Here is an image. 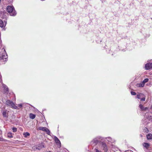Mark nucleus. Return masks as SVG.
I'll return each mask as SVG.
<instances>
[{
  "mask_svg": "<svg viewBox=\"0 0 152 152\" xmlns=\"http://www.w3.org/2000/svg\"><path fill=\"white\" fill-rule=\"evenodd\" d=\"M7 58L8 56L6 53L5 49H2L0 53V60H4V61H6Z\"/></svg>",
  "mask_w": 152,
  "mask_h": 152,
  "instance_id": "nucleus-1",
  "label": "nucleus"
},
{
  "mask_svg": "<svg viewBox=\"0 0 152 152\" xmlns=\"http://www.w3.org/2000/svg\"><path fill=\"white\" fill-rule=\"evenodd\" d=\"M145 85V84L144 83L142 82H141L140 83H137L136 84V86L138 87H143Z\"/></svg>",
  "mask_w": 152,
  "mask_h": 152,
  "instance_id": "nucleus-15",
  "label": "nucleus"
},
{
  "mask_svg": "<svg viewBox=\"0 0 152 152\" xmlns=\"http://www.w3.org/2000/svg\"><path fill=\"white\" fill-rule=\"evenodd\" d=\"M9 133H8V137H9Z\"/></svg>",
  "mask_w": 152,
  "mask_h": 152,
  "instance_id": "nucleus-31",
  "label": "nucleus"
},
{
  "mask_svg": "<svg viewBox=\"0 0 152 152\" xmlns=\"http://www.w3.org/2000/svg\"><path fill=\"white\" fill-rule=\"evenodd\" d=\"M10 106H11L12 108L14 109H16L17 108V106H16L14 103L11 101H10Z\"/></svg>",
  "mask_w": 152,
  "mask_h": 152,
  "instance_id": "nucleus-14",
  "label": "nucleus"
},
{
  "mask_svg": "<svg viewBox=\"0 0 152 152\" xmlns=\"http://www.w3.org/2000/svg\"><path fill=\"white\" fill-rule=\"evenodd\" d=\"M148 119L149 121L151 120V121H152V116H148Z\"/></svg>",
  "mask_w": 152,
  "mask_h": 152,
  "instance_id": "nucleus-24",
  "label": "nucleus"
},
{
  "mask_svg": "<svg viewBox=\"0 0 152 152\" xmlns=\"http://www.w3.org/2000/svg\"><path fill=\"white\" fill-rule=\"evenodd\" d=\"M38 130L45 132L48 134L50 135V130L45 127H39L38 128Z\"/></svg>",
  "mask_w": 152,
  "mask_h": 152,
  "instance_id": "nucleus-4",
  "label": "nucleus"
},
{
  "mask_svg": "<svg viewBox=\"0 0 152 152\" xmlns=\"http://www.w3.org/2000/svg\"><path fill=\"white\" fill-rule=\"evenodd\" d=\"M148 81V78H145V79L142 81V82L144 83V84L147 82Z\"/></svg>",
  "mask_w": 152,
  "mask_h": 152,
  "instance_id": "nucleus-20",
  "label": "nucleus"
},
{
  "mask_svg": "<svg viewBox=\"0 0 152 152\" xmlns=\"http://www.w3.org/2000/svg\"><path fill=\"white\" fill-rule=\"evenodd\" d=\"M9 111L4 110L2 113L3 116L6 118H7L8 117V115L9 113Z\"/></svg>",
  "mask_w": 152,
  "mask_h": 152,
  "instance_id": "nucleus-9",
  "label": "nucleus"
},
{
  "mask_svg": "<svg viewBox=\"0 0 152 152\" xmlns=\"http://www.w3.org/2000/svg\"><path fill=\"white\" fill-rule=\"evenodd\" d=\"M12 129L13 132H15L17 131V129L16 127H13Z\"/></svg>",
  "mask_w": 152,
  "mask_h": 152,
  "instance_id": "nucleus-22",
  "label": "nucleus"
},
{
  "mask_svg": "<svg viewBox=\"0 0 152 152\" xmlns=\"http://www.w3.org/2000/svg\"><path fill=\"white\" fill-rule=\"evenodd\" d=\"M2 132L1 130H0V135L1 134Z\"/></svg>",
  "mask_w": 152,
  "mask_h": 152,
  "instance_id": "nucleus-29",
  "label": "nucleus"
},
{
  "mask_svg": "<svg viewBox=\"0 0 152 152\" xmlns=\"http://www.w3.org/2000/svg\"><path fill=\"white\" fill-rule=\"evenodd\" d=\"M140 136H141V137H142V135L141 134V135H140Z\"/></svg>",
  "mask_w": 152,
  "mask_h": 152,
  "instance_id": "nucleus-32",
  "label": "nucleus"
},
{
  "mask_svg": "<svg viewBox=\"0 0 152 152\" xmlns=\"http://www.w3.org/2000/svg\"><path fill=\"white\" fill-rule=\"evenodd\" d=\"M10 138L13 137L11 135V133H10Z\"/></svg>",
  "mask_w": 152,
  "mask_h": 152,
  "instance_id": "nucleus-28",
  "label": "nucleus"
},
{
  "mask_svg": "<svg viewBox=\"0 0 152 152\" xmlns=\"http://www.w3.org/2000/svg\"><path fill=\"white\" fill-rule=\"evenodd\" d=\"M35 115L31 113L29 114V118L31 119H34L35 118Z\"/></svg>",
  "mask_w": 152,
  "mask_h": 152,
  "instance_id": "nucleus-17",
  "label": "nucleus"
},
{
  "mask_svg": "<svg viewBox=\"0 0 152 152\" xmlns=\"http://www.w3.org/2000/svg\"><path fill=\"white\" fill-rule=\"evenodd\" d=\"M1 77V76L0 75V78Z\"/></svg>",
  "mask_w": 152,
  "mask_h": 152,
  "instance_id": "nucleus-30",
  "label": "nucleus"
},
{
  "mask_svg": "<svg viewBox=\"0 0 152 152\" xmlns=\"http://www.w3.org/2000/svg\"><path fill=\"white\" fill-rule=\"evenodd\" d=\"M44 146L43 145H42L41 144H39L38 145H36L34 147V149L35 148L36 149L38 150H40L42 149L43 148H44Z\"/></svg>",
  "mask_w": 152,
  "mask_h": 152,
  "instance_id": "nucleus-8",
  "label": "nucleus"
},
{
  "mask_svg": "<svg viewBox=\"0 0 152 152\" xmlns=\"http://www.w3.org/2000/svg\"><path fill=\"white\" fill-rule=\"evenodd\" d=\"M147 140H151L152 139V134L151 133H149L146 135Z\"/></svg>",
  "mask_w": 152,
  "mask_h": 152,
  "instance_id": "nucleus-16",
  "label": "nucleus"
},
{
  "mask_svg": "<svg viewBox=\"0 0 152 152\" xmlns=\"http://www.w3.org/2000/svg\"><path fill=\"white\" fill-rule=\"evenodd\" d=\"M23 135L26 138L28 136H29L30 134L28 132H26L24 133H23Z\"/></svg>",
  "mask_w": 152,
  "mask_h": 152,
  "instance_id": "nucleus-18",
  "label": "nucleus"
},
{
  "mask_svg": "<svg viewBox=\"0 0 152 152\" xmlns=\"http://www.w3.org/2000/svg\"><path fill=\"white\" fill-rule=\"evenodd\" d=\"M137 98L140 99V101H144L145 100V95L142 94L140 93L137 95Z\"/></svg>",
  "mask_w": 152,
  "mask_h": 152,
  "instance_id": "nucleus-2",
  "label": "nucleus"
},
{
  "mask_svg": "<svg viewBox=\"0 0 152 152\" xmlns=\"http://www.w3.org/2000/svg\"><path fill=\"white\" fill-rule=\"evenodd\" d=\"M9 101H8L7 102V103H8V102H9Z\"/></svg>",
  "mask_w": 152,
  "mask_h": 152,
  "instance_id": "nucleus-33",
  "label": "nucleus"
},
{
  "mask_svg": "<svg viewBox=\"0 0 152 152\" xmlns=\"http://www.w3.org/2000/svg\"><path fill=\"white\" fill-rule=\"evenodd\" d=\"M2 86L4 88V92L5 93H7L8 91V88L7 87L5 84H3Z\"/></svg>",
  "mask_w": 152,
  "mask_h": 152,
  "instance_id": "nucleus-10",
  "label": "nucleus"
},
{
  "mask_svg": "<svg viewBox=\"0 0 152 152\" xmlns=\"http://www.w3.org/2000/svg\"><path fill=\"white\" fill-rule=\"evenodd\" d=\"M95 151H96V152H100L99 151L98 149H95Z\"/></svg>",
  "mask_w": 152,
  "mask_h": 152,
  "instance_id": "nucleus-27",
  "label": "nucleus"
},
{
  "mask_svg": "<svg viewBox=\"0 0 152 152\" xmlns=\"http://www.w3.org/2000/svg\"><path fill=\"white\" fill-rule=\"evenodd\" d=\"M6 23L5 22H4V23H3V21L0 19V27L2 28L5 27L6 26Z\"/></svg>",
  "mask_w": 152,
  "mask_h": 152,
  "instance_id": "nucleus-13",
  "label": "nucleus"
},
{
  "mask_svg": "<svg viewBox=\"0 0 152 152\" xmlns=\"http://www.w3.org/2000/svg\"><path fill=\"white\" fill-rule=\"evenodd\" d=\"M139 107L141 111H145L148 109L147 107H144L143 105L142 104H140Z\"/></svg>",
  "mask_w": 152,
  "mask_h": 152,
  "instance_id": "nucleus-11",
  "label": "nucleus"
},
{
  "mask_svg": "<svg viewBox=\"0 0 152 152\" xmlns=\"http://www.w3.org/2000/svg\"><path fill=\"white\" fill-rule=\"evenodd\" d=\"M93 142L94 143H95V144H97L98 142V141L96 139H94Z\"/></svg>",
  "mask_w": 152,
  "mask_h": 152,
  "instance_id": "nucleus-21",
  "label": "nucleus"
},
{
  "mask_svg": "<svg viewBox=\"0 0 152 152\" xmlns=\"http://www.w3.org/2000/svg\"><path fill=\"white\" fill-rule=\"evenodd\" d=\"M16 14L15 9L13 6H10V16H14Z\"/></svg>",
  "mask_w": 152,
  "mask_h": 152,
  "instance_id": "nucleus-3",
  "label": "nucleus"
},
{
  "mask_svg": "<svg viewBox=\"0 0 152 152\" xmlns=\"http://www.w3.org/2000/svg\"><path fill=\"white\" fill-rule=\"evenodd\" d=\"M143 132L145 133H148L149 132V130L147 127H145L143 129Z\"/></svg>",
  "mask_w": 152,
  "mask_h": 152,
  "instance_id": "nucleus-19",
  "label": "nucleus"
},
{
  "mask_svg": "<svg viewBox=\"0 0 152 152\" xmlns=\"http://www.w3.org/2000/svg\"><path fill=\"white\" fill-rule=\"evenodd\" d=\"M7 11L10 13V6H8L7 7Z\"/></svg>",
  "mask_w": 152,
  "mask_h": 152,
  "instance_id": "nucleus-23",
  "label": "nucleus"
},
{
  "mask_svg": "<svg viewBox=\"0 0 152 152\" xmlns=\"http://www.w3.org/2000/svg\"><path fill=\"white\" fill-rule=\"evenodd\" d=\"M145 68L146 70H148L152 68V63H148L145 64Z\"/></svg>",
  "mask_w": 152,
  "mask_h": 152,
  "instance_id": "nucleus-6",
  "label": "nucleus"
},
{
  "mask_svg": "<svg viewBox=\"0 0 152 152\" xmlns=\"http://www.w3.org/2000/svg\"><path fill=\"white\" fill-rule=\"evenodd\" d=\"M131 94L132 95H135L136 94V93L134 91L131 92Z\"/></svg>",
  "mask_w": 152,
  "mask_h": 152,
  "instance_id": "nucleus-25",
  "label": "nucleus"
},
{
  "mask_svg": "<svg viewBox=\"0 0 152 152\" xmlns=\"http://www.w3.org/2000/svg\"><path fill=\"white\" fill-rule=\"evenodd\" d=\"M22 104H20L18 105V107H19L20 108H21L22 107Z\"/></svg>",
  "mask_w": 152,
  "mask_h": 152,
  "instance_id": "nucleus-26",
  "label": "nucleus"
},
{
  "mask_svg": "<svg viewBox=\"0 0 152 152\" xmlns=\"http://www.w3.org/2000/svg\"><path fill=\"white\" fill-rule=\"evenodd\" d=\"M101 144L102 149L103 150H104V152H107L108 150V147L106 143L103 142H102L101 143Z\"/></svg>",
  "mask_w": 152,
  "mask_h": 152,
  "instance_id": "nucleus-5",
  "label": "nucleus"
},
{
  "mask_svg": "<svg viewBox=\"0 0 152 152\" xmlns=\"http://www.w3.org/2000/svg\"><path fill=\"white\" fill-rule=\"evenodd\" d=\"M54 140L57 145L59 146V147L61 146V143L59 139L56 136L54 137Z\"/></svg>",
  "mask_w": 152,
  "mask_h": 152,
  "instance_id": "nucleus-7",
  "label": "nucleus"
},
{
  "mask_svg": "<svg viewBox=\"0 0 152 152\" xmlns=\"http://www.w3.org/2000/svg\"><path fill=\"white\" fill-rule=\"evenodd\" d=\"M142 145L144 147L146 148L147 149H148L150 146L149 144L146 142L143 143Z\"/></svg>",
  "mask_w": 152,
  "mask_h": 152,
  "instance_id": "nucleus-12",
  "label": "nucleus"
}]
</instances>
